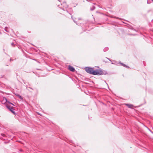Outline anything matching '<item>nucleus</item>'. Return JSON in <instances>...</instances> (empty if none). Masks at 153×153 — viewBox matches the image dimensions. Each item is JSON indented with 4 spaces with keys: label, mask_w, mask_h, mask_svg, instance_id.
<instances>
[{
    "label": "nucleus",
    "mask_w": 153,
    "mask_h": 153,
    "mask_svg": "<svg viewBox=\"0 0 153 153\" xmlns=\"http://www.w3.org/2000/svg\"><path fill=\"white\" fill-rule=\"evenodd\" d=\"M95 9V7H94L93 8H91V10H93L94 9Z\"/></svg>",
    "instance_id": "9"
},
{
    "label": "nucleus",
    "mask_w": 153,
    "mask_h": 153,
    "mask_svg": "<svg viewBox=\"0 0 153 153\" xmlns=\"http://www.w3.org/2000/svg\"><path fill=\"white\" fill-rule=\"evenodd\" d=\"M63 7L65 8H67L68 7V6L66 4L65 2H64L63 3Z\"/></svg>",
    "instance_id": "6"
},
{
    "label": "nucleus",
    "mask_w": 153,
    "mask_h": 153,
    "mask_svg": "<svg viewBox=\"0 0 153 153\" xmlns=\"http://www.w3.org/2000/svg\"><path fill=\"white\" fill-rule=\"evenodd\" d=\"M152 0V1H153V0Z\"/></svg>",
    "instance_id": "17"
},
{
    "label": "nucleus",
    "mask_w": 153,
    "mask_h": 153,
    "mask_svg": "<svg viewBox=\"0 0 153 153\" xmlns=\"http://www.w3.org/2000/svg\"><path fill=\"white\" fill-rule=\"evenodd\" d=\"M108 49V48H105L104 49V51H107Z\"/></svg>",
    "instance_id": "7"
},
{
    "label": "nucleus",
    "mask_w": 153,
    "mask_h": 153,
    "mask_svg": "<svg viewBox=\"0 0 153 153\" xmlns=\"http://www.w3.org/2000/svg\"><path fill=\"white\" fill-rule=\"evenodd\" d=\"M18 96L20 98H22V97L21 96H20V95H18Z\"/></svg>",
    "instance_id": "10"
},
{
    "label": "nucleus",
    "mask_w": 153,
    "mask_h": 153,
    "mask_svg": "<svg viewBox=\"0 0 153 153\" xmlns=\"http://www.w3.org/2000/svg\"><path fill=\"white\" fill-rule=\"evenodd\" d=\"M68 69L70 71L72 72H74L75 71V69L74 68V67H73L71 66H68Z\"/></svg>",
    "instance_id": "4"
},
{
    "label": "nucleus",
    "mask_w": 153,
    "mask_h": 153,
    "mask_svg": "<svg viewBox=\"0 0 153 153\" xmlns=\"http://www.w3.org/2000/svg\"><path fill=\"white\" fill-rule=\"evenodd\" d=\"M20 151L21 152H22V151H23V150H22V149H21V150H20Z\"/></svg>",
    "instance_id": "14"
},
{
    "label": "nucleus",
    "mask_w": 153,
    "mask_h": 153,
    "mask_svg": "<svg viewBox=\"0 0 153 153\" xmlns=\"http://www.w3.org/2000/svg\"><path fill=\"white\" fill-rule=\"evenodd\" d=\"M11 45L12 46H13L14 45V44L13 43H11Z\"/></svg>",
    "instance_id": "13"
},
{
    "label": "nucleus",
    "mask_w": 153,
    "mask_h": 153,
    "mask_svg": "<svg viewBox=\"0 0 153 153\" xmlns=\"http://www.w3.org/2000/svg\"><path fill=\"white\" fill-rule=\"evenodd\" d=\"M4 134H2V136H3Z\"/></svg>",
    "instance_id": "16"
},
{
    "label": "nucleus",
    "mask_w": 153,
    "mask_h": 153,
    "mask_svg": "<svg viewBox=\"0 0 153 153\" xmlns=\"http://www.w3.org/2000/svg\"><path fill=\"white\" fill-rule=\"evenodd\" d=\"M7 29V28H6V27H5V30L6 31H7V30L6 29Z\"/></svg>",
    "instance_id": "12"
},
{
    "label": "nucleus",
    "mask_w": 153,
    "mask_h": 153,
    "mask_svg": "<svg viewBox=\"0 0 153 153\" xmlns=\"http://www.w3.org/2000/svg\"><path fill=\"white\" fill-rule=\"evenodd\" d=\"M126 105L129 108H132V107L133 106V105L131 104H126Z\"/></svg>",
    "instance_id": "5"
},
{
    "label": "nucleus",
    "mask_w": 153,
    "mask_h": 153,
    "mask_svg": "<svg viewBox=\"0 0 153 153\" xmlns=\"http://www.w3.org/2000/svg\"><path fill=\"white\" fill-rule=\"evenodd\" d=\"M10 103V104H12V105H13V104H12V103Z\"/></svg>",
    "instance_id": "15"
},
{
    "label": "nucleus",
    "mask_w": 153,
    "mask_h": 153,
    "mask_svg": "<svg viewBox=\"0 0 153 153\" xmlns=\"http://www.w3.org/2000/svg\"><path fill=\"white\" fill-rule=\"evenodd\" d=\"M7 108L9 109L12 113L13 114L15 113V111L14 110V109H13V107L10 106L8 105H7Z\"/></svg>",
    "instance_id": "3"
},
{
    "label": "nucleus",
    "mask_w": 153,
    "mask_h": 153,
    "mask_svg": "<svg viewBox=\"0 0 153 153\" xmlns=\"http://www.w3.org/2000/svg\"><path fill=\"white\" fill-rule=\"evenodd\" d=\"M4 99H5V100L6 101V102H7V99L6 98H4Z\"/></svg>",
    "instance_id": "11"
},
{
    "label": "nucleus",
    "mask_w": 153,
    "mask_h": 153,
    "mask_svg": "<svg viewBox=\"0 0 153 153\" xmlns=\"http://www.w3.org/2000/svg\"><path fill=\"white\" fill-rule=\"evenodd\" d=\"M85 70L87 73L92 74L94 71L93 68L88 67L86 68Z\"/></svg>",
    "instance_id": "2"
},
{
    "label": "nucleus",
    "mask_w": 153,
    "mask_h": 153,
    "mask_svg": "<svg viewBox=\"0 0 153 153\" xmlns=\"http://www.w3.org/2000/svg\"><path fill=\"white\" fill-rule=\"evenodd\" d=\"M103 74V72L101 71L96 70L94 71L93 74L94 75H101Z\"/></svg>",
    "instance_id": "1"
},
{
    "label": "nucleus",
    "mask_w": 153,
    "mask_h": 153,
    "mask_svg": "<svg viewBox=\"0 0 153 153\" xmlns=\"http://www.w3.org/2000/svg\"><path fill=\"white\" fill-rule=\"evenodd\" d=\"M121 64L124 67H127L128 68V67L127 66H126L125 64H123V63H121Z\"/></svg>",
    "instance_id": "8"
}]
</instances>
